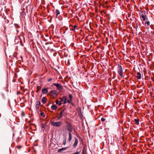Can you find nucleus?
Returning <instances> with one entry per match:
<instances>
[{"label": "nucleus", "instance_id": "1", "mask_svg": "<svg viewBox=\"0 0 154 154\" xmlns=\"http://www.w3.org/2000/svg\"><path fill=\"white\" fill-rule=\"evenodd\" d=\"M69 100H68V103L70 104V105H71L72 106L74 107L75 104L73 103V100L71 94H69Z\"/></svg>", "mask_w": 154, "mask_h": 154}, {"label": "nucleus", "instance_id": "2", "mask_svg": "<svg viewBox=\"0 0 154 154\" xmlns=\"http://www.w3.org/2000/svg\"><path fill=\"white\" fill-rule=\"evenodd\" d=\"M118 72L119 75L121 76V77H123V69L122 67V66L121 65H120L119 66L118 69Z\"/></svg>", "mask_w": 154, "mask_h": 154}, {"label": "nucleus", "instance_id": "3", "mask_svg": "<svg viewBox=\"0 0 154 154\" xmlns=\"http://www.w3.org/2000/svg\"><path fill=\"white\" fill-rule=\"evenodd\" d=\"M146 14L145 11H141V17L143 19V21H145L146 19H147V18H146Z\"/></svg>", "mask_w": 154, "mask_h": 154}, {"label": "nucleus", "instance_id": "4", "mask_svg": "<svg viewBox=\"0 0 154 154\" xmlns=\"http://www.w3.org/2000/svg\"><path fill=\"white\" fill-rule=\"evenodd\" d=\"M51 124L54 126L56 127H59L61 125V123L60 122H55L54 121H51Z\"/></svg>", "mask_w": 154, "mask_h": 154}, {"label": "nucleus", "instance_id": "5", "mask_svg": "<svg viewBox=\"0 0 154 154\" xmlns=\"http://www.w3.org/2000/svg\"><path fill=\"white\" fill-rule=\"evenodd\" d=\"M50 94L51 95L54 94L55 95H57L58 94H57V91H56L52 90V91H50L49 92V93L48 94V95H49Z\"/></svg>", "mask_w": 154, "mask_h": 154}, {"label": "nucleus", "instance_id": "6", "mask_svg": "<svg viewBox=\"0 0 154 154\" xmlns=\"http://www.w3.org/2000/svg\"><path fill=\"white\" fill-rule=\"evenodd\" d=\"M53 85L56 86L57 88L59 90H61L62 89V86L58 83H53Z\"/></svg>", "mask_w": 154, "mask_h": 154}, {"label": "nucleus", "instance_id": "7", "mask_svg": "<svg viewBox=\"0 0 154 154\" xmlns=\"http://www.w3.org/2000/svg\"><path fill=\"white\" fill-rule=\"evenodd\" d=\"M61 101L63 102V104H65L67 102V100L66 97H63L61 99Z\"/></svg>", "mask_w": 154, "mask_h": 154}, {"label": "nucleus", "instance_id": "8", "mask_svg": "<svg viewBox=\"0 0 154 154\" xmlns=\"http://www.w3.org/2000/svg\"><path fill=\"white\" fill-rule=\"evenodd\" d=\"M67 50H63L62 51V54L63 55L64 57H66L67 56Z\"/></svg>", "mask_w": 154, "mask_h": 154}, {"label": "nucleus", "instance_id": "9", "mask_svg": "<svg viewBox=\"0 0 154 154\" xmlns=\"http://www.w3.org/2000/svg\"><path fill=\"white\" fill-rule=\"evenodd\" d=\"M73 130L72 126L68 123V131H69L70 132H71Z\"/></svg>", "mask_w": 154, "mask_h": 154}, {"label": "nucleus", "instance_id": "10", "mask_svg": "<svg viewBox=\"0 0 154 154\" xmlns=\"http://www.w3.org/2000/svg\"><path fill=\"white\" fill-rule=\"evenodd\" d=\"M41 126L42 128V130L44 131V130L47 127V125L45 124L42 123L41 124Z\"/></svg>", "mask_w": 154, "mask_h": 154}, {"label": "nucleus", "instance_id": "11", "mask_svg": "<svg viewBox=\"0 0 154 154\" xmlns=\"http://www.w3.org/2000/svg\"><path fill=\"white\" fill-rule=\"evenodd\" d=\"M65 111V110H62L60 112L59 117L58 118V119H60L62 117L63 115V112Z\"/></svg>", "mask_w": 154, "mask_h": 154}, {"label": "nucleus", "instance_id": "12", "mask_svg": "<svg viewBox=\"0 0 154 154\" xmlns=\"http://www.w3.org/2000/svg\"><path fill=\"white\" fill-rule=\"evenodd\" d=\"M48 92V89L46 88H44L42 90V92L43 94H46Z\"/></svg>", "mask_w": 154, "mask_h": 154}, {"label": "nucleus", "instance_id": "13", "mask_svg": "<svg viewBox=\"0 0 154 154\" xmlns=\"http://www.w3.org/2000/svg\"><path fill=\"white\" fill-rule=\"evenodd\" d=\"M67 147H65L62 148L58 150V152L59 153H61L62 152L66 150L67 149Z\"/></svg>", "mask_w": 154, "mask_h": 154}, {"label": "nucleus", "instance_id": "14", "mask_svg": "<svg viewBox=\"0 0 154 154\" xmlns=\"http://www.w3.org/2000/svg\"><path fill=\"white\" fill-rule=\"evenodd\" d=\"M70 29L71 30H75V28L76 27V26L74 25V26H72L69 25V26Z\"/></svg>", "mask_w": 154, "mask_h": 154}, {"label": "nucleus", "instance_id": "15", "mask_svg": "<svg viewBox=\"0 0 154 154\" xmlns=\"http://www.w3.org/2000/svg\"><path fill=\"white\" fill-rule=\"evenodd\" d=\"M78 143V140L75 137V142L73 144L74 146L75 147L77 145Z\"/></svg>", "mask_w": 154, "mask_h": 154}, {"label": "nucleus", "instance_id": "16", "mask_svg": "<svg viewBox=\"0 0 154 154\" xmlns=\"http://www.w3.org/2000/svg\"><path fill=\"white\" fill-rule=\"evenodd\" d=\"M57 106L55 104H53L51 106V108L53 110H55L57 109Z\"/></svg>", "mask_w": 154, "mask_h": 154}, {"label": "nucleus", "instance_id": "17", "mask_svg": "<svg viewBox=\"0 0 154 154\" xmlns=\"http://www.w3.org/2000/svg\"><path fill=\"white\" fill-rule=\"evenodd\" d=\"M137 78L139 79H140L141 77V74L139 72H137Z\"/></svg>", "mask_w": 154, "mask_h": 154}, {"label": "nucleus", "instance_id": "18", "mask_svg": "<svg viewBox=\"0 0 154 154\" xmlns=\"http://www.w3.org/2000/svg\"><path fill=\"white\" fill-rule=\"evenodd\" d=\"M47 101V99L45 97H44L42 98V102L43 103H45Z\"/></svg>", "mask_w": 154, "mask_h": 154}, {"label": "nucleus", "instance_id": "19", "mask_svg": "<svg viewBox=\"0 0 154 154\" xmlns=\"http://www.w3.org/2000/svg\"><path fill=\"white\" fill-rule=\"evenodd\" d=\"M69 137L68 140L69 141H71L72 138V134L71 132H69Z\"/></svg>", "mask_w": 154, "mask_h": 154}, {"label": "nucleus", "instance_id": "20", "mask_svg": "<svg viewBox=\"0 0 154 154\" xmlns=\"http://www.w3.org/2000/svg\"><path fill=\"white\" fill-rule=\"evenodd\" d=\"M66 137L64 136L63 141V144L64 145H65L66 143Z\"/></svg>", "mask_w": 154, "mask_h": 154}, {"label": "nucleus", "instance_id": "21", "mask_svg": "<svg viewBox=\"0 0 154 154\" xmlns=\"http://www.w3.org/2000/svg\"><path fill=\"white\" fill-rule=\"evenodd\" d=\"M134 121L135 124L137 125H138L139 123V119H135L134 120Z\"/></svg>", "mask_w": 154, "mask_h": 154}, {"label": "nucleus", "instance_id": "22", "mask_svg": "<svg viewBox=\"0 0 154 154\" xmlns=\"http://www.w3.org/2000/svg\"><path fill=\"white\" fill-rule=\"evenodd\" d=\"M63 110H65V111L63 112V116H66V115H67V109H63Z\"/></svg>", "mask_w": 154, "mask_h": 154}, {"label": "nucleus", "instance_id": "23", "mask_svg": "<svg viewBox=\"0 0 154 154\" xmlns=\"http://www.w3.org/2000/svg\"><path fill=\"white\" fill-rule=\"evenodd\" d=\"M55 13H56V15L57 16L58 15L60 14V12L59 10H56L55 11Z\"/></svg>", "mask_w": 154, "mask_h": 154}, {"label": "nucleus", "instance_id": "24", "mask_svg": "<svg viewBox=\"0 0 154 154\" xmlns=\"http://www.w3.org/2000/svg\"><path fill=\"white\" fill-rule=\"evenodd\" d=\"M39 106H40V105H38L36 104L35 106V107L37 111H38Z\"/></svg>", "mask_w": 154, "mask_h": 154}, {"label": "nucleus", "instance_id": "25", "mask_svg": "<svg viewBox=\"0 0 154 154\" xmlns=\"http://www.w3.org/2000/svg\"><path fill=\"white\" fill-rule=\"evenodd\" d=\"M56 103L57 104H58L59 106L61 105L62 104L61 102H59V101L57 100H56Z\"/></svg>", "mask_w": 154, "mask_h": 154}, {"label": "nucleus", "instance_id": "26", "mask_svg": "<svg viewBox=\"0 0 154 154\" xmlns=\"http://www.w3.org/2000/svg\"><path fill=\"white\" fill-rule=\"evenodd\" d=\"M145 23L146 24V25L147 26H149V25H150V22L149 21H146V23Z\"/></svg>", "mask_w": 154, "mask_h": 154}, {"label": "nucleus", "instance_id": "27", "mask_svg": "<svg viewBox=\"0 0 154 154\" xmlns=\"http://www.w3.org/2000/svg\"><path fill=\"white\" fill-rule=\"evenodd\" d=\"M41 88V87L40 86H37V89L38 91H40Z\"/></svg>", "mask_w": 154, "mask_h": 154}, {"label": "nucleus", "instance_id": "28", "mask_svg": "<svg viewBox=\"0 0 154 154\" xmlns=\"http://www.w3.org/2000/svg\"><path fill=\"white\" fill-rule=\"evenodd\" d=\"M36 105H40V102L39 101H37L35 103Z\"/></svg>", "mask_w": 154, "mask_h": 154}, {"label": "nucleus", "instance_id": "29", "mask_svg": "<svg viewBox=\"0 0 154 154\" xmlns=\"http://www.w3.org/2000/svg\"><path fill=\"white\" fill-rule=\"evenodd\" d=\"M40 115L41 116L44 117L45 116V115L44 112H41L40 113Z\"/></svg>", "mask_w": 154, "mask_h": 154}, {"label": "nucleus", "instance_id": "30", "mask_svg": "<svg viewBox=\"0 0 154 154\" xmlns=\"http://www.w3.org/2000/svg\"><path fill=\"white\" fill-rule=\"evenodd\" d=\"M105 120V119L104 118H102L101 119V120L102 122H103Z\"/></svg>", "mask_w": 154, "mask_h": 154}, {"label": "nucleus", "instance_id": "31", "mask_svg": "<svg viewBox=\"0 0 154 154\" xmlns=\"http://www.w3.org/2000/svg\"><path fill=\"white\" fill-rule=\"evenodd\" d=\"M69 5H71V4L72 3V1L71 0H70V1H69Z\"/></svg>", "mask_w": 154, "mask_h": 154}, {"label": "nucleus", "instance_id": "32", "mask_svg": "<svg viewBox=\"0 0 154 154\" xmlns=\"http://www.w3.org/2000/svg\"><path fill=\"white\" fill-rule=\"evenodd\" d=\"M73 154H79V152H77L74 153Z\"/></svg>", "mask_w": 154, "mask_h": 154}, {"label": "nucleus", "instance_id": "33", "mask_svg": "<svg viewBox=\"0 0 154 154\" xmlns=\"http://www.w3.org/2000/svg\"><path fill=\"white\" fill-rule=\"evenodd\" d=\"M21 115L22 116H24L25 115V113H24V112H22V114H21Z\"/></svg>", "mask_w": 154, "mask_h": 154}, {"label": "nucleus", "instance_id": "34", "mask_svg": "<svg viewBox=\"0 0 154 154\" xmlns=\"http://www.w3.org/2000/svg\"><path fill=\"white\" fill-rule=\"evenodd\" d=\"M2 94V96L3 97L4 99L5 98V97H4V94Z\"/></svg>", "mask_w": 154, "mask_h": 154}, {"label": "nucleus", "instance_id": "35", "mask_svg": "<svg viewBox=\"0 0 154 154\" xmlns=\"http://www.w3.org/2000/svg\"><path fill=\"white\" fill-rule=\"evenodd\" d=\"M69 60H68V65H70V62H69Z\"/></svg>", "mask_w": 154, "mask_h": 154}, {"label": "nucleus", "instance_id": "36", "mask_svg": "<svg viewBox=\"0 0 154 154\" xmlns=\"http://www.w3.org/2000/svg\"><path fill=\"white\" fill-rule=\"evenodd\" d=\"M51 80V78H50L48 80V81L49 82V81H50Z\"/></svg>", "mask_w": 154, "mask_h": 154}, {"label": "nucleus", "instance_id": "37", "mask_svg": "<svg viewBox=\"0 0 154 154\" xmlns=\"http://www.w3.org/2000/svg\"><path fill=\"white\" fill-rule=\"evenodd\" d=\"M39 91H38V90L36 91V92L38 93Z\"/></svg>", "mask_w": 154, "mask_h": 154}, {"label": "nucleus", "instance_id": "38", "mask_svg": "<svg viewBox=\"0 0 154 154\" xmlns=\"http://www.w3.org/2000/svg\"><path fill=\"white\" fill-rule=\"evenodd\" d=\"M65 63L66 64V61L65 60Z\"/></svg>", "mask_w": 154, "mask_h": 154}, {"label": "nucleus", "instance_id": "39", "mask_svg": "<svg viewBox=\"0 0 154 154\" xmlns=\"http://www.w3.org/2000/svg\"><path fill=\"white\" fill-rule=\"evenodd\" d=\"M66 127H67V125H66Z\"/></svg>", "mask_w": 154, "mask_h": 154}, {"label": "nucleus", "instance_id": "40", "mask_svg": "<svg viewBox=\"0 0 154 154\" xmlns=\"http://www.w3.org/2000/svg\"><path fill=\"white\" fill-rule=\"evenodd\" d=\"M67 77V76H66V77L65 78V79H66V78Z\"/></svg>", "mask_w": 154, "mask_h": 154}, {"label": "nucleus", "instance_id": "41", "mask_svg": "<svg viewBox=\"0 0 154 154\" xmlns=\"http://www.w3.org/2000/svg\"><path fill=\"white\" fill-rule=\"evenodd\" d=\"M66 123H67V121H66Z\"/></svg>", "mask_w": 154, "mask_h": 154}, {"label": "nucleus", "instance_id": "42", "mask_svg": "<svg viewBox=\"0 0 154 154\" xmlns=\"http://www.w3.org/2000/svg\"><path fill=\"white\" fill-rule=\"evenodd\" d=\"M21 58L22 59V57L21 56Z\"/></svg>", "mask_w": 154, "mask_h": 154}, {"label": "nucleus", "instance_id": "43", "mask_svg": "<svg viewBox=\"0 0 154 154\" xmlns=\"http://www.w3.org/2000/svg\"><path fill=\"white\" fill-rule=\"evenodd\" d=\"M16 25H17L18 26H18V24H16Z\"/></svg>", "mask_w": 154, "mask_h": 154}]
</instances>
